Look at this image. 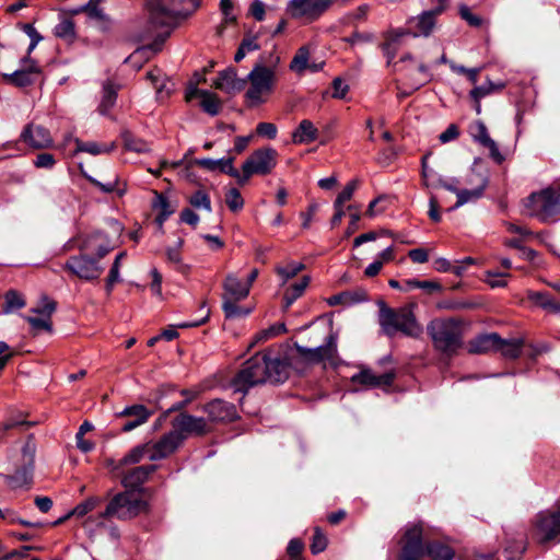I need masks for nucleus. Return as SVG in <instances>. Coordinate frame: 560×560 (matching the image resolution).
I'll return each mask as SVG.
<instances>
[{"mask_svg": "<svg viewBox=\"0 0 560 560\" xmlns=\"http://www.w3.org/2000/svg\"><path fill=\"white\" fill-rule=\"evenodd\" d=\"M117 98V88L109 81L103 85V95L98 106V112L102 115H107L110 108L115 105Z\"/></svg>", "mask_w": 560, "mask_h": 560, "instance_id": "nucleus-38", "label": "nucleus"}, {"mask_svg": "<svg viewBox=\"0 0 560 560\" xmlns=\"http://www.w3.org/2000/svg\"><path fill=\"white\" fill-rule=\"evenodd\" d=\"M413 307V304H408L392 308L383 302L380 303L378 324L383 332L390 338L397 334L411 338L420 337L423 329L416 318Z\"/></svg>", "mask_w": 560, "mask_h": 560, "instance_id": "nucleus-5", "label": "nucleus"}, {"mask_svg": "<svg viewBox=\"0 0 560 560\" xmlns=\"http://www.w3.org/2000/svg\"><path fill=\"white\" fill-rule=\"evenodd\" d=\"M143 458L149 459V448L147 443L133 447L119 462L115 463L112 460L108 466L112 467L113 471H118L122 469L124 466L138 464Z\"/></svg>", "mask_w": 560, "mask_h": 560, "instance_id": "nucleus-30", "label": "nucleus"}, {"mask_svg": "<svg viewBox=\"0 0 560 560\" xmlns=\"http://www.w3.org/2000/svg\"><path fill=\"white\" fill-rule=\"evenodd\" d=\"M147 79L151 81L156 90V93L161 96L170 95L171 90L166 86L164 74L160 69H153L147 73Z\"/></svg>", "mask_w": 560, "mask_h": 560, "instance_id": "nucleus-47", "label": "nucleus"}, {"mask_svg": "<svg viewBox=\"0 0 560 560\" xmlns=\"http://www.w3.org/2000/svg\"><path fill=\"white\" fill-rule=\"evenodd\" d=\"M323 0H290L288 11L294 19L317 20L328 9Z\"/></svg>", "mask_w": 560, "mask_h": 560, "instance_id": "nucleus-16", "label": "nucleus"}, {"mask_svg": "<svg viewBox=\"0 0 560 560\" xmlns=\"http://www.w3.org/2000/svg\"><path fill=\"white\" fill-rule=\"evenodd\" d=\"M151 415L152 412L149 411L147 407H144L143 405H132L126 407L122 411L118 413L119 417L138 419L140 421H148Z\"/></svg>", "mask_w": 560, "mask_h": 560, "instance_id": "nucleus-44", "label": "nucleus"}, {"mask_svg": "<svg viewBox=\"0 0 560 560\" xmlns=\"http://www.w3.org/2000/svg\"><path fill=\"white\" fill-rule=\"evenodd\" d=\"M427 545L405 542L401 548L399 560H419L425 555Z\"/></svg>", "mask_w": 560, "mask_h": 560, "instance_id": "nucleus-40", "label": "nucleus"}, {"mask_svg": "<svg viewBox=\"0 0 560 560\" xmlns=\"http://www.w3.org/2000/svg\"><path fill=\"white\" fill-rule=\"evenodd\" d=\"M468 183L476 185L471 189H459L456 195L457 201L451 210L457 209L468 202H475L483 196L488 185V179L485 176L472 173Z\"/></svg>", "mask_w": 560, "mask_h": 560, "instance_id": "nucleus-24", "label": "nucleus"}, {"mask_svg": "<svg viewBox=\"0 0 560 560\" xmlns=\"http://www.w3.org/2000/svg\"><path fill=\"white\" fill-rule=\"evenodd\" d=\"M35 453L36 444L33 439L28 438L22 448V465L16 468L13 475H7L4 477L9 488L15 490L31 486L33 481Z\"/></svg>", "mask_w": 560, "mask_h": 560, "instance_id": "nucleus-10", "label": "nucleus"}, {"mask_svg": "<svg viewBox=\"0 0 560 560\" xmlns=\"http://www.w3.org/2000/svg\"><path fill=\"white\" fill-rule=\"evenodd\" d=\"M256 132L261 137L275 139L277 137L278 129L272 122H259L256 127Z\"/></svg>", "mask_w": 560, "mask_h": 560, "instance_id": "nucleus-63", "label": "nucleus"}, {"mask_svg": "<svg viewBox=\"0 0 560 560\" xmlns=\"http://www.w3.org/2000/svg\"><path fill=\"white\" fill-rule=\"evenodd\" d=\"M56 311V303L48 298L43 299V304L39 307L33 308L32 312L45 317L51 318L52 313Z\"/></svg>", "mask_w": 560, "mask_h": 560, "instance_id": "nucleus-64", "label": "nucleus"}, {"mask_svg": "<svg viewBox=\"0 0 560 560\" xmlns=\"http://www.w3.org/2000/svg\"><path fill=\"white\" fill-rule=\"evenodd\" d=\"M412 23L415 24L413 36H428L434 26L435 13L424 12Z\"/></svg>", "mask_w": 560, "mask_h": 560, "instance_id": "nucleus-36", "label": "nucleus"}, {"mask_svg": "<svg viewBox=\"0 0 560 560\" xmlns=\"http://www.w3.org/2000/svg\"><path fill=\"white\" fill-rule=\"evenodd\" d=\"M20 140L33 150L48 149L54 144L50 131L47 128L33 122L27 124L23 128L20 135Z\"/></svg>", "mask_w": 560, "mask_h": 560, "instance_id": "nucleus-17", "label": "nucleus"}, {"mask_svg": "<svg viewBox=\"0 0 560 560\" xmlns=\"http://www.w3.org/2000/svg\"><path fill=\"white\" fill-rule=\"evenodd\" d=\"M246 85V80L237 77L234 68H228L221 71L213 82V86L225 93H235L242 91Z\"/></svg>", "mask_w": 560, "mask_h": 560, "instance_id": "nucleus-26", "label": "nucleus"}, {"mask_svg": "<svg viewBox=\"0 0 560 560\" xmlns=\"http://www.w3.org/2000/svg\"><path fill=\"white\" fill-rule=\"evenodd\" d=\"M183 444V436L177 431H170L158 441L148 442L149 460H160L175 453Z\"/></svg>", "mask_w": 560, "mask_h": 560, "instance_id": "nucleus-14", "label": "nucleus"}, {"mask_svg": "<svg viewBox=\"0 0 560 560\" xmlns=\"http://www.w3.org/2000/svg\"><path fill=\"white\" fill-rule=\"evenodd\" d=\"M203 410L213 422H231L237 418L235 406L222 399L208 402L203 406Z\"/></svg>", "mask_w": 560, "mask_h": 560, "instance_id": "nucleus-25", "label": "nucleus"}, {"mask_svg": "<svg viewBox=\"0 0 560 560\" xmlns=\"http://www.w3.org/2000/svg\"><path fill=\"white\" fill-rule=\"evenodd\" d=\"M222 310L226 318H236L247 316L252 310L237 305L245 300L250 292L248 283L241 280L235 273H228L223 283Z\"/></svg>", "mask_w": 560, "mask_h": 560, "instance_id": "nucleus-7", "label": "nucleus"}, {"mask_svg": "<svg viewBox=\"0 0 560 560\" xmlns=\"http://www.w3.org/2000/svg\"><path fill=\"white\" fill-rule=\"evenodd\" d=\"M101 1L102 0H90L85 5L78 10V12H85L91 19L104 21L106 15L100 8Z\"/></svg>", "mask_w": 560, "mask_h": 560, "instance_id": "nucleus-53", "label": "nucleus"}, {"mask_svg": "<svg viewBox=\"0 0 560 560\" xmlns=\"http://www.w3.org/2000/svg\"><path fill=\"white\" fill-rule=\"evenodd\" d=\"M533 535L540 544L560 541V512L544 511L538 513L535 518Z\"/></svg>", "mask_w": 560, "mask_h": 560, "instance_id": "nucleus-11", "label": "nucleus"}, {"mask_svg": "<svg viewBox=\"0 0 560 560\" xmlns=\"http://www.w3.org/2000/svg\"><path fill=\"white\" fill-rule=\"evenodd\" d=\"M124 145L128 151L144 153L150 150L149 143L142 139L136 138L130 133L124 136Z\"/></svg>", "mask_w": 560, "mask_h": 560, "instance_id": "nucleus-50", "label": "nucleus"}, {"mask_svg": "<svg viewBox=\"0 0 560 560\" xmlns=\"http://www.w3.org/2000/svg\"><path fill=\"white\" fill-rule=\"evenodd\" d=\"M368 300V293L364 289L359 288L355 290L343 291L328 298L327 303L331 306L335 305H353Z\"/></svg>", "mask_w": 560, "mask_h": 560, "instance_id": "nucleus-29", "label": "nucleus"}, {"mask_svg": "<svg viewBox=\"0 0 560 560\" xmlns=\"http://www.w3.org/2000/svg\"><path fill=\"white\" fill-rule=\"evenodd\" d=\"M82 248L90 253L95 252L96 259L98 261L101 258L105 257L112 250L109 243L105 240L104 234L101 232H96L89 236V238L84 242Z\"/></svg>", "mask_w": 560, "mask_h": 560, "instance_id": "nucleus-32", "label": "nucleus"}, {"mask_svg": "<svg viewBox=\"0 0 560 560\" xmlns=\"http://www.w3.org/2000/svg\"><path fill=\"white\" fill-rule=\"evenodd\" d=\"M74 142L77 145V148H75L77 153L78 152H86L92 155H98V154L106 153V152L110 151V148L100 144L94 141L84 142L77 138L74 140Z\"/></svg>", "mask_w": 560, "mask_h": 560, "instance_id": "nucleus-45", "label": "nucleus"}, {"mask_svg": "<svg viewBox=\"0 0 560 560\" xmlns=\"http://www.w3.org/2000/svg\"><path fill=\"white\" fill-rule=\"evenodd\" d=\"M33 164L37 168L51 170L56 165V159L50 153H40L33 161Z\"/></svg>", "mask_w": 560, "mask_h": 560, "instance_id": "nucleus-61", "label": "nucleus"}, {"mask_svg": "<svg viewBox=\"0 0 560 560\" xmlns=\"http://www.w3.org/2000/svg\"><path fill=\"white\" fill-rule=\"evenodd\" d=\"M359 185H360V180L358 178L350 180L345 186L342 191L337 196V198L334 202V207H339V206L343 207L345 202L349 201L352 198V196H353L355 189L359 187Z\"/></svg>", "mask_w": 560, "mask_h": 560, "instance_id": "nucleus-52", "label": "nucleus"}, {"mask_svg": "<svg viewBox=\"0 0 560 560\" xmlns=\"http://www.w3.org/2000/svg\"><path fill=\"white\" fill-rule=\"evenodd\" d=\"M189 202L195 208H203L207 211H211V201L208 194L203 190H197L190 198Z\"/></svg>", "mask_w": 560, "mask_h": 560, "instance_id": "nucleus-56", "label": "nucleus"}, {"mask_svg": "<svg viewBox=\"0 0 560 560\" xmlns=\"http://www.w3.org/2000/svg\"><path fill=\"white\" fill-rule=\"evenodd\" d=\"M310 278L303 277L299 282L290 285L283 296V308L288 310L305 291Z\"/></svg>", "mask_w": 560, "mask_h": 560, "instance_id": "nucleus-37", "label": "nucleus"}, {"mask_svg": "<svg viewBox=\"0 0 560 560\" xmlns=\"http://www.w3.org/2000/svg\"><path fill=\"white\" fill-rule=\"evenodd\" d=\"M225 202L233 212L240 211L244 207V199L237 188H230L225 192Z\"/></svg>", "mask_w": 560, "mask_h": 560, "instance_id": "nucleus-51", "label": "nucleus"}, {"mask_svg": "<svg viewBox=\"0 0 560 560\" xmlns=\"http://www.w3.org/2000/svg\"><path fill=\"white\" fill-rule=\"evenodd\" d=\"M304 549V544L298 538H293L289 541L287 552L290 560H300L301 553Z\"/></svg>", "mask_w": 560, "mask_h": 560, "instance_id": "nucleus-62", "label": "nucleus"}, {"mask_svg": "<svg viewBox=\"0 0 560 560\" xmlns=\"http://www.w3.org/2000/svg\"><path fill=\"white\" fill-rule=\"evenodd\" d=\"M200 5V0H149L147 38L154 37L149 45L153 52L161 50L165 39L184 20Z\"/></svg>", "mask_w": 560, "mask_h": 560, "instance_id": "nucleus-1", "label": "nucleus"}, {"mask_svg": "<svg viewBox=\"0 0 560 560\" xmlns=\"http://www.w3.org/2000/svg\"><path fill=\"white\" fill-rule=\"evenodd\" d=\"M317 138L318 129L308 119H303L292 133V141L295 144L311 143Z\"/></svg>", "mask_w": 560, "mask_h": 560, "instance_id": "nucleus-31", "label": "nucleus"}, {"mask_svg": "<svg viewBox=\"0 0 560 560\" xmlns=\"http://www.w3.org/2000/svg\"><path fill=\"white\" fill-rule=\"evenodd\" d=\"M147 506V502L139 493L132 490H126L114 495L105 511L96 516L88 517L83 523V527L92 532L94 528L104 527L105 520L107 518H118L121 521L131 520L144 512Z\"/></svg>", "mask_w": 560, "mask_h": 560, "instance_id": "nucleus-4", "label": "nucleus"}, {"mask_svg": "<svg viewBox=\"0 0 560 560\" xmlns=\"http://www.w3.org/2000/svg\"><path fill=\"white\" fill-rule=\"evenodd\" d=\"M427 330L434 348L441 352L454 353L462 347L463 325L457 318H434L429 323Z\"/></svg>", "mask_w": 560, "mask_h": 560, "instance_id": "nucleus-6", "label": "nucleus"}, {"mask_svg": "<svg viewBox=\"0 0 560 560\" xmlns=\"http://www.w3.org/2000/svg\"><path fill=\"white\" fill-rule=\"evenodd\" d=\"M304 265L301 262H289L285 266L277 267V273L282 277L283 283H285L291 278L295 277L302 269Z\"/></svg>", "mask_w": 560, "mask_h": 560, "instance_id": "nucleus-54", "label": "nucleus"}, {"mask_svg": "<svg viewBox=\"0 0 560 560\" xmlns=\"http://www.w3.org/2000/svg\"><path fill=\"white\" fill-rule=\"evenodd\" d=\"M155 465H142L127 470L115 471L121 478V483L127 489H137L141 487L149 477L155 471Z\"/></svg>", "mask_w": 560, "mask_h": 560, "instance_id": "nucleus-22", "label": "nucleus"}, {"mask_svg": "<svg viewBox=\"0 0 560 560\" xmlns=\"http://www.w3.org/2000/svg\"><path fill=\"white\" fill-rule=\"evenodd\" d=\"M184 241L178 240L177 247H168L165 250L166 259L170 264L174 265V267L183 272L186 273L189 270V267L182 261V255L179 252V248L183 246Z\"/></svg>", "mask_w": 560, "mask_h": 560, "instance_id": "nucleus-41", "label": "nucleus"}, {"mask_svg": "<svg viewBox=\"0 0 560 560\" xmlns=\"http://www.w3.org/2000/svg\"><path fill=\"white\" fill-rule=\"evenodd\" d=\"M505 88L504 82L494 83L490 80H487L483 84L475 86L470 92L469 96L475 102L478 103L481 98L494 93L502 91Z\"/></svg>", "mask_w": 560, "mask_h": 560, "instance_id": "nucleus-35", "label": "nucleus"}, {"mask_svg": "<svg viewBox=\"0 0 560 560\" xmlns=\"http://www.w3.org/2000/svg\"><path fill=\"white\" fill-rule=\"evenodd\" d=\"M102 502L100 497H90L83 502L79 503L73 510L70 511V514L77 517H83L88 513L95 510Z\"/></svg>", "mask_w": 560, "mask_h": 560, "instance_id": "nucleus-48", "label": "nucleus"}, {"mask_svg": "<svg viewBox=\"0 0 560 560\" xmlns=\"http://www.w3.org/2000/svg\"><path fill=\"white\" fill-rule=\"evenodd\" d=\"M172 424L173 431H177L183 436V442L188 435H202L208 431L207 422L203 418L186 412L179 413Z\"/></svg>", "mask_w": 560, "mask_h": 560, "instance_id": "nucleus-19", "label": "nucleus"}, {"mask_svg": "<svg viewBox=\"0 0 560 560\" xmlns=\"http://www.w3.org/2000/svg\"><path fill=\"white\" fill-rule=\"evenodd\" d=\"M395 378V370L377 374L369 368H362L357 374L351 376V382L372 388H387L392 386Z\"/></svg>", "mask_w": 560, "mask_h": 560, "instance_id": "nucleus-18", "label": "nucleus"}, {"mask_svg": "<svg viewBox=\"0 0 560 560\" xmlns=\"http://www.w3.org/2000/svg\"><path fill=\"white\" fill-rule=\"evenodd\" d=\"M288 378V364L270 351L257 353L248 359L234 378L237 392H247L250 387L269 383H281Z\"/></svg>", "mask_w": 560, "mask_h": 560, "instance_id": "nucleus-2", "label": "nucleus"}, {"mask_svg": "<svg viewBox=\"0 0 560 560\" xmlns=\"http://www.w3.org/2000/svg\"><path fill=\"white\" fill-rule=\"evenodd\" d=\"M285 331H287V328L283 323L273 324L270 327L257 332L255 336V342L267 341L276 336L284 334Z\"/></svg>", "mask_w": 560, "mask_h": 560, "instance_id": "nucleus-49", "label": "nucleus"}, {"mask_svg": "<svg viewBox=\"0 0 560 560\" xmlns=\"http://www.w3.org/2000/svg\"><path fill=\"white\" fill-rule=\"evenodd\" d=\"M399 70L406 72V77L411 80L413 90H418L420 86L431 80V73L429 72L427 66L423 63L417 65L411 55L407 54L402 56L399 60Z\"/></svg>", "mask_w": 560, "mask_h": 560, "instance_id": "nucleus-21", "label": "nucleus"}, {"mask_svg": "<svg viewBox=\"0 0 560 560\" xmlns=\"http://www.w3.org/2000/svg\"><path fill=\"white\" fill-rule=\"evenodd\" d=\"M195 97H200V106L202 110L211 116L220 113L221 102L219 97L207 90H199L196 85L190 84L185 94L186 102H191Z\"/></svg>", "mask_w": 560, "mask_h": 560, "instance_id": "nucleus-23", "label": "nucleus"}, {"mask_svg": "<svg viewBox=\"0 0 560 560\" xmlns=\"http://www.w3.org/2000/svg\"><path fill=\"white\" fill-rule=\"evenodd\" d=\"M523 345V339L514 338L505 340L499 336V342H497L495 351L500 352L505 358L516 359L522 352Z\"/></svg>", "mask_w": 560, "mask_h": 560, "instance_id": "nucleus-34", "label": "nucleus"}, {"mask_svg": "<svg viewBox=\"0 0 560 560\" xmlns=\"http://www.w3.org/2000/svg\"><path fill=\"white\" fill-rule=\"evenodd\" d=\"M498 334L481 335L469 342V352L487 353L497 350Z\"/></svg>", "mask_w": 560, "mask_h": 560, "instance_id": "nucleus-33", "label": "nucleus"}, {"mask_svg": "<svg viewBox=\"0 0 560 560\" xmlns=\"http://www.w3.org/2000/svg\"><path fill=\"white\" fill-rule=\"evenodd\" d=\"M233 158L212 160V159H197L195 164L210 172L219 171L232 177H240V172L233 166Z\"/></svg>", "mask_w": 560, "mask_h": 560, "instance_id": "nucleus-28", "label": "nucleus"}, {"mask_svg": "<svg viewBox=\"0 0 560 560\" xmlns=\"http://www.w3.org/2000/svg\"><path fill=\"white\" fill-rule=\"evenodd\" d=\"M323 62H310V48L307 46H302L298 49L290 62V70L298 74H303L306 70L317 72L323 68Z\"/></svg>", "mask_w": 560, "mask_h": 560, "instance_id": "nucleus-27", "label": "nucleus"}, {"mask_svg": "<svg viewBox=\"0 0 560 560\" xmlns=\"http://www.w3.org/2000/svg\"><path fill=\"white\" fill-rule=\"evenodd\" d=\"M63 268L73 276L85 281L98 279L104 271V268L100 265L98 260L91 257L89 254L71 256L66 261Z\"/></svg>", "mask_w": 560, "mask_h": 560, "instance_id": "nucleus-12", "label": "nucleus"}, {"mask_svg": "<svg viewBox=\"0 0 560 560\" xmlns=\"http://www.w3.org/2000/svg\"><path fill=\"white\" fill-rule=\"evenodd\" d=\"M278 162V152L270 147L255 150L243 163L242 174L237 180L241 185L245 184L253 175H268L276 167Z\"/></svg>", "mask_w": 560, "mask_h": 560, "instance_id": "nucleus-9", "label": "nucleus"}, {"mask_svg": "<svg viewBox=\"0 0 560 560\" xmlns=\"http://www.w3.org/2000/svg\"><path fill=\"white\" fill-rule=\"evenodd\" d=\"M120 261L114 260L113 266L109 270V273L106 279V291L108 294H110L115 283L120 281L119 277V269H120Z\"/></svg>", "mask_w": 560, "mask_h": 560, "instance_id": "nucleus-60", "label": "nucleus"}, {"mask_svg": "<svg viewBox=\"0 0 560 560\" xmlns=\"http://www.w3.org/2000/svg\"><path fill=\"white\" fill-rule=\"evenodd\" d=\"M40 74V68L37 62L28 57L21 60V66L12 73H4L3 80L16 88H26L35 83Z\"/></svg>", "mask_w": 560, "mask_h": 560, "instance_id": "nucleus-13", "label": "nucleus"}, {"mask_svg": "<svg viewBox=\"0 0 560 560\" xmlns=\"http://www.w3.org/2000/svg\"><path fill=\"white\" fill-rule=\"evenodd\" d=\"M296 351L301 358L311 363H318L322 361H332L337 355V337L330 334L326 343L316 348H306L296 346Z\"/></svg>", "mask_w": 560, "mask_h": 560, "instance_id": "nucleus-15", "label": "nucleus"}, {"mask_svg": "<svg viewBox=\"0 0 560 560\" xmlns=\"http://www.w3.org/2000/svg\"><path fill=\"white\" fill-rule=\"evenodd\" d=\"M280 56L273 52L260 56L247 74L249 88L245 93L250 105H260L267 102L272 94L280 68Z\"/></svg>", "mask_w": 560, "mask_h": 560, "instance_id": "nucleus-3", "label": "nucleus"}, {"mask_svg": "<svg viewBox=\"0 0 560 560\" xmlns=\"http://www.w3.org/2000/svg\"><path fill=\"white\" fill-rule=\"evenodd\" d=\"M326 547H327V538L322 533V530L318 527H316L314 529L313 540L311 544V551L314 555H317V553L324 551L326 549Z\"/></svg>", "mask_w": 560, "mask_h": 560, "instance_id": "nucleus-58", "label": "nucleus"}, {"mask_svg": "<svg viewBox=\"0 0 560 560\" xmlns=\"http://www.w3.org/2000/svg\"><path fill=\"white\" fill-rule=\"evenodd\" d=\"M526 208L529 215L542 222H553L560 219V188H546L533 192L527 198Z\"/></svg>", "mask_w": 560, "mask_h": 560, "instance_id": "nucleus-8", "label": "nucleus"}, {"mask_svg": "<svg viewBox=\"0 0 560 560\" xmlns=\"http://www.w3.org/2000/svg\"><path fill=\"white\" fill-rule=\"evenodd\" d=\"M423 529L420 524H413L405 532V542L423 544L422 542Z\"/></svg>", "mask_w": 560, "mask_h": 560, "instance_id": "nucleus-59", "label": "nucleus"}, {"mask_svg": "<svg viewBox=\"0 0 560 560\" xmlns=\"http://www.w3.org/2000/svg\"><path fill=\"white\" fill-rule=\"evenodd\" d=\"M54 34L68 43L72 42L75 37L74 23L70 19H63L55 26Z\"/></svg>", "mask_w": 560, "mask_h": 560, "instance_id": "nucleus-42", "label": "nucleus"}, {"mask_svg": "<svg viewBox=\"0 0 560 560\" xmlns=\"http://www.w3.org/2000/svg\"><path fill=\"white\" fill-rule=\"evenodd\" d=\"M469 133L475 142L479 143L481 147L489 151V155L493 161L499 164L504 161V156L501 154L495 141L490 137L483 121L476 120L472 122L469 126Z\"/></svg>", "mask_w": 560, "mask_h": 560, "instance_id": "nucleus-20", "label": "nucleus"}, {"mask_svg": "<svg viewBox=\"0 0 560 560\" xmlns=\"http://www.w3.org/2000/svg\"><path fill=\"white\" fill-rule=\"evenodd\" d=\"M25 306V300L23 296L14 291L10 290L4 295L3 313L9 314L15 310H20Z\"/></svg>", "mask_w": 560, "mask_h": 560, "instance_id": "nucleus-43", "label": "nucleus"}, {"mask_svg": "<svg viewBox=\"0 0 560 560\" xmlns=\"http://www.w3.org/2000/svg\"><path fill=\"white\" fill-rule=\"evenodd\" d=\"M510 273L508 272H499V271H487L486 272V282L491 288H503L506 285L505 278L509 277Z\"/></svg>", "mask_w": 560, "mask_h": 560, "instance_id": "nucleus-57", "label": "nucleus"}, {"mask_svg": "<svg viewBox=\"0 0 560 560\" xmlns=\"http://www.w3.org/2000/svg\"><path fill=\"white\" fill-rule=\"evenodd\" d=\"M425 555L432 558V560H452L455 556L454 550L440 542H429L427 545Z\"/></svg>", "mask_w": 560, "mask_h": 560, "instance_id": "nucleus-39", "label": "nucleus"}, {"mask_svg": "<svg viewBox=\"0 0 560 560\" xmlns=\"http://www.w3.org/2000/svg\"><path fill=\"white\" fill-rule=\"evenodd\" d=\"M24 319L32 326L36 331L46 330L51 331V318L39 315L38 317L25 316Z\"/></svg>", "mask_w": 560, "mask_h": 560, "instance_id": "nucleus-55", "label": "nucleus"}, {"mask_svg": "<svg viewBox=\"0 0 560 560\" xmlns=\"http://www.w3.org/2000/svg\"><path fill=\"white\" fill-rule=\"evenodd\" d=\"M91 183L98 187L103 192H116L119 197L127 190L126 184L121 183L118 176H115V178L108 183H101L96 179H91Z\"/></svg>", "mask_w": 560, "mask_h": 560, "instance_id": "nucleus-46", "label": "nucleus"}]
</instances>
